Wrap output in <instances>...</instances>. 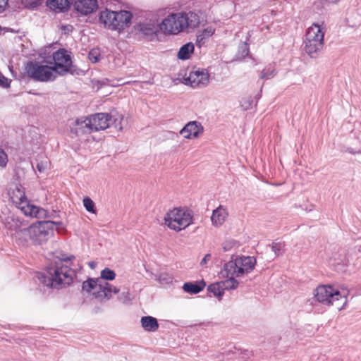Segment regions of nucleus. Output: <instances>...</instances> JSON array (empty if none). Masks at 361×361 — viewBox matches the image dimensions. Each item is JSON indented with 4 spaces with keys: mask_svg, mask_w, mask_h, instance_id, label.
Here are the masks:
<instances>
[{
    "mask_svg": "<svg viewBox=\"0 0 361 361\" xmlns=\"http://www.w3.org/2000/svg\"><path fill=\"white\" fill-rule=\"evenodd\" d=\"M194 51V45L191 42H188L180 47L178 52V58L181 60L188 59L190 54Z\"/></svg>",
    "mask_w": 361,
    "mask_h": 361,
    "instance_id": "28",
    "label": "nucleus"
},
{
    "mask_svg": "<svg viewBox=\"0 0 361 361\" xmlns=\"http://www.w3.org/2000/svg\"><path fill=\"white\" fill-rule=\"evenodd\" d=\"M329 264L334 267L338 271L344 272L350 264V261L346 257L343 250H339L338 252L333 253L329 259Z\"/></svg>",
    "mask_w": 361,
    "mask_h": 361,
    "instance_id": "16",
    "label": "nucleus"
},
{
    "mask_svg": "<svg viewBox=\"0 0 361 361\" xmlns=\"http://www.w3.org/2000/svg\"><path fill=\"white\" fill-rule=\"evenodd\" d=\"M253 100L251 97H247L242 99L240 106L243 110H247L252 107Z\"/></svg>",
    "mask_w": 361,
    "mask_h": 361,
    "instance_id": "39",
    "label": "nucleus"
},
{
    "mask_svg": "<svg viewBox=\"0 0 361 361\" xmlns=\"http://www.w3.org/2000/svg\"><path fill=\"white\" fill-rule=\"evenodd\" d=\"M72 4V0H47V6L54 11H63L67 10Z\"/></svg>",
    "mask_w": 361,
    "mask_h": 361,
    "instance_id": "23",
    "label": "nucleus"
},
{
    "mask_svg": "<svg viewBox=\"0 0 361 361\" xmlns=\"http://www.w3.org/2000/svg\"><path fill=\"white\" fill-rule=\"evenodd\" d=\"M73 258V255L66 258H59V262L51 264L45 273L39 276V280L45 286L56 288L71 284L75 276V273L68 264Z\"/></svg>",
    "mask_w": 361,
    "mask_h": 361,
    "instance_id": "2",
    "label": "nucleus"
},
{
    "mask_svg": "<svg viewBox=\"0 0 361 361\" xmlns=\"http://www.w3.org/2000/svg\"><path fill=\"white\" fill-rule=\"evenodd\" d=\"M256 259L250 256H237L231 257L224 265V273L236 277H242L250 273L256 264Z\"/></svg>",
    "mask_w": 361,
    "mask_h": 361,
    "instance_id": "8",
    "label": "nucleus"
},
{
    "mask_svg": "<svg viewBox=\"0 0 361 361\" xmlns=\"http://www.w3.org/2000/svg\"><path fill=\"white\" fill-rule=\"evenodd\" d=\"M118 300L123 303H127L130 301L131 298L128 291L121 293L118 296Z\"/></svg>",
    "mask_w": 361,
    "mask_h": 361,
    "instance_id": "42",
    "label": "nucleus"
},
{
    "mask_svg": "<svg viewBox=\"0 0 361 361\" xmlns=\"http://www.w3.org/2000/svg\"><path fill=\"white\" fill-rule=\"evenodd\" d=\"M70 130L71 133L77 137L90 134L92 132L89 124L88 117H81L74 121L70 125Z\"/></svg>",
    "mask_w": 361,
    "mask_h": 361,
    "instance_id": "15",
    "label": "nucleus"
},
{
    "mask_svg": "<svg viewBox=\"0 0 361 361\" xmlns=\"http://www.w3.org/2000/svg\"><path fill=\"white\" fill-rule=\"evenodd\" d=\"M208 290L219 298H221L224 295L225 291L221 281L209 285L208 286Z\"/></svg>",
    "mask_w": 361,
    "mask_h": 361,
    "instance_id": "29",
    "label": "nucleus"
},
{
    "mask_svg": "<svg viewBox=\"0 0 361 361\" xmlns=\"http://www.w3.org/2000/svg\"><path fill=\"white\" fill-rule=\"evenodd\" d=\"M23 204H20L18 208L20 209L26 216L42 219L46 216L47 212L42 208L36 207L28 202L27 200H25Z\"/></svg>",
    "mask_w": 361,
    "mask_h": 361,
    "instance_id": "19",
    "label": "nucleus"
},
{
    "mask_svg": "<svg viewBox=\"0 0 361 361\" xmlns=\"http://www.w3.org/2000/svg\"><path fill=\"white\" fill-rule=\"evenodd\" d=\"M185 83L193 88H203L209 83V74L206 69H195L184 78Z\"/></svg>",
    "mask_w": 361,
    "mask_h": 361,
    "instance_id": "13",
    "label": "nucleus"
},
{
    "mask_svg": "<svg viewBox=\"0 0 361 361\" xmlns=\"http://www.w3.org/2000/svg\"><path fill=\"white\" fill-rule=\"evenodd\" d=\"M82 290L102 302L109 300L112 297V293L119 292L118 288L99 278L89 279L84 281Z\"/></svg>",
    "mask_w": 361,
    "mask_h": 361,
    "instance_id": "6",
    "label": "nucleus"
},
{
    "mask_svg": "<svg viewBox=\"0 0 361 361\" xmlns=\"http://www.w3.org/2000/svg\"><path fill=\"white\" fill-rule=\"evenodd\" d=\"M49 159L45 157L37 161L36 168L39 173H45L49 169Z\"/></svg>",
    "mask_w": 361,
    "mask_h": 361,
    "instance_id": "32",
    "label": "nucleus"
},
{
    "mask_svg": "<svg viewBox=\"0 0 361 361\" xmlns=\"http://www.w3.org/2000/svg\"><path fill=\"white\" fill-rule=\"evenodd\" d=\"M326 26L324 23H313L307 30L304 50L311 57L317 58L324 48Z\"/></svg>",
    "mask_w": 361,
    "mask_h": 361,
    "instance_id": "4",
    "label": "nucleus"
},
{
    "mask_svg": "<svg viewBox=\"0 0 361 361\" xmlns=\"http://www.w3.org/2000/svg\"><path fill=\"white\" fill-rule=\"evenodd\" d=\"M116 274L115 272L110 269L109 268H105L101 271V280H109L112 281L115 279Z\"/></svg>",
    "mask_w": 361,
    "mask_h": 361,
    "instance_id": "33",
    "label": "nucleus"
},
{
    "mask_svg": "<svg viewBox=\"0 0 361 361\" xmlns=\"http://www.w3.org/2000/svg\"><path fill=\"white\" fill-rule=\"evenodd\" d=\"M82 202L83 205L87 212H91L92 214L96 213V211L94 209V203L90 197H85Z\"/></svg>",
    "mask_w": 361,
    "mask_h": 361,
    "instance_id": "34",
    "label": "nucleus"
},
{
    "mask_svg": "<svg viewBox=\"0 0 361 361\" xmlns=\"http://www.w3.org/2000/svg\"><path fill=\"white\" fill-rule=\"evenodd\" d=\"M58 224L60 225L61 223L44 221L32 224L28 227H25V225L17 233L12 235L13 238L19 246L23 247L42 245L47 240L54 226Z\"/></svg>",
    "mask_w": 361,
    "mask_h": 361,
    "instance_id": "1",
    "label": "nucleus"
},
{
    "mask_svg": "<svg viewBox=\"0 0 361 361\" xmlns=\"http://www.w3.org/2000/svg\"><path fill=\"white\" fill-rule=\"evenodd\" d=\"M141 326L146 331L155 332L159 329V323L155 317L144 316L140 319Z\"/></svg>",
    "mask_w": 361,
    "mask_h": 361,
    "instance_id": "22",
    "label": "nucleus"
},
{
    "mask_svg": "<svg viewBox=\"0 0 361 361\" xmlns=\"http://www.w3.org/2000/svg\"><path fill=\"white\" fill-rule=\"evenodd\" d=\"M0 221L4 227L11 232L17 233L25 226L24 221L11 212L4 204L0 206Z\"/></svg>",
    "mask_w": 361,
    "mask_h": 361,
    "instance_id": "11",
    "label": "nucleus"
},
{
    "mask_svg": "<svg viewBox=\"0 0 361 361\" xmlns=\"http://www.w3.org/2000/svg\"><path fill=\"white\" fill-rule=\"evenodd\" d=\"M358 250H359L360 252H361V245L360 246V247H359Z\"/></svg>",
    "mask_w": 361,
    "mask_h": 361,
    "instance_id": "47",
    "label": "nucleus"
},
{
    "mask_svg": "<svg viewBox=\"0 0 361 361\" xmlns=\"http://www.w3.org/2000/svg\"><path fill=\"white\" fill-rule=\"evenodd\" d=\"M227 216L228 212L226 209L223 206H219L213 210L212 215L211 216V221L214 226L219 227L225 222Z\"/></svg>",
    "mask_w": 361,
    "mask_h": 361,
    "instance_id": "21",
    "label": "nucleus"
},
{
    "mask_svg": "<svg viewBox=\"0 0 361 361\" xmlns=\"http://www.w3.org/2000/svg\"><path fill=\"white\" fill-rule=\"evenodd\" d=\"M200 23V16L192 11L172 13L159 25V29L165 34L177 35L195 29Z\"/></svg>",
    "mask_w": 361,
    "mask_h": 361,
    "instance_id": "3",
    "label": "nucleus"
},
{
    "mask_svg": "<svg viewBox=\"0 0 361 361\" xmlns=\"http://www.w3.org/2000/svg\"><path fill=\"white\" fill-rule=\"evenodd\" d=\"M10 82L11 81L0 73V86L2 87H8Z\"/></svg>",
    "mask_w": 361,
    "mask_h": 361,
    "instance_id": "43",
    "label": "nucleus"
},
{
    "mask_svg": "<svg viewBox=\"0 0 361 361\" xmlns=\"http://www.w3.org/2000/svg\"><path fill=\"white\" fill-rule=\"evenodd\" d=\"M136 29L146 36H151L157 32V27L154 23H139L136 25Z\"/></svg>",
    "mask_w": 361,
    "mask_h": 361,
    "instance_id": "27",
    "label": "nucleus"
},
{
    "mask_svg": "<svg viewBox=\"0 0 361 361\" xmlns=\"http://www.w3.org/2000/svg\"><path fill=\"white\" fill-rule=\"evenodd\" d=\"M8 0H0V11L4 10L8 5Z\"/></svg>",
    "mask_w": 361,
    "mask_h": 361,
    "instance_id": "45",
    "label": "nucleus"
},
{
    "mask_svg": "<svg viewBox=\"0 0 361 361\" xmlns=\"http://www.w3.org/2000/svg\"><path fill=\"white\" fill-rule=\"evenodd\" d=\"M112 117L111 114L107 113H97L88 116L89 124L92 132L103 130L110 127Z\"/></svg>",
    "mask_w": 361,
    "mask_h": 361,
    "instance_id": "14",
    "label": "nucleus"
},
{
    "mask_svg": "<svg viewBox=\"0 0 361 361\" xmlns=\"http://www.w3.org/2000/svg\"><path fill=\"white\" fill-rule=\"evenodd\" d=\"M202 133L203 127L197 121L188 123L180 131V134L186 139L197 138Z\"/></svg>",
    "mask_w": 361,
    "mask_h": 361,
    "instance_id": "18",
    "label": "nucleus"
},
{
    "mask_svg": "<svg viewBox=\"0 0 361 361\" xmlns=\"http://www.w3.org/2000/svg\"><path fill=\"white\" fill-rule=\"evenodd\" d=\"M132 14L128 11H113L105 9L100 12L99 23L106 29L121 32L130 25Z\"/></svg>",
    "mask_w": 361,
    "mask_h": 361,
    "instance_id": "5",
    "label": "nucleus"
},
{
    "mask_svg": "<svg viewBox=\"0 0 361 361\" xmlns=\"http://www.w3.org/2000/svg\"><path fill=\"white\" fill-rule=\"evenodd\" d=\"M249 54V48L246 43L242 44L239 47L238 57L240 59L245 58Z\"/></svg>",
    "mask_w": 361,
    "mask_h": 361,
    "instance_id": "41",
    "label": "nucleus"
},
{
    "mask_svg": "<svg viewBox=\"0 0 361 361\" xmlns=\"http://www.w3.org/2000/svg\"><path fill=\"white\" fill-rule=\"evenodd\" d=\"M8 194L12 202L17 207L20 204H23L25 200H27L24 188L19 184H11L8 188Z\"/></svg>",
    "mask_w": 361,
    "mask_h": 361,
    "instance_id": "17",
    "label": "nucleus"
},
{
    "mask_svg": "<svg viewBox=\"0 0 361 361\" xmlns=\"http://www.w3.org/2000/svg\"><path fill=\"white\" fill-rule=\"evenodd\" d=\"M157 280L161 284H168L171 283L172 277L166 273H161L158 276Z\"/></svg>",
    "mask_w": 361,
    "mask_h": 361,
    "instance_id": "38",
    "label": "nucleus"
},
{
    "mask_svg": "<svg viewBox=\"0 0 361 361\" xmlns=\"http://www.w3.org/2000/svg\"><path fill=\"white\" fill-rule=\"evenodd\" d=\"M164 224L176 232L184 230L192 224L191 211L185 207H176L169 210L164 216Z\"/></svg>",
    "mask_w": 361,
    "mask_h": 361,
    "instance_id": "7",
    "label": "nucleus"
},
{
    "mask_svg": "<svg viewBox=\"0 0 361 361\" xmlns=\"http://www.w3.org/2000/svg\"><path fill=\"white\" fill-rule=\"evenodd\" d=\"M239 246L240 243L233 239L227 240L223 243V249L226 252L235 250L238 248Z\"/></svg>",
    "mask_w": 361,
    "mask_h": 361,
    "instance_id": "31",
    "label": "nucleus"
},
{
    "mask_svg": "<svg viewBox=\"0 0 361 361\" xmlns=\"http://www.w3.org/2000/svg\"><path fill=\"white\" fill-rule=\"evenodd\" d=\"M54 66L56 75H64L71 71L72 66V58L71 52L64 49H60L53 54Z\"/></svg>",
    "mask_w": 361,
    "mask_h": 361,
    "instance_id": "12",
    "label": "nucleus"
},
{
    "mask_svg": "<svg viewBox=\"0 0 361 361\" xmlns=\"http://www.w3.org/2000/svg\"><path fill=\"white\" fill-rule=\"evenodd\" d=\"M215 32V28L213 26H207L203 29L197 36L196 43L199 47L202 46L206 40L212 37Z\"/></svg>",
    "mask_w": 361,
    "mask_h": 361,
    "instance_id": "25",
    "label": "nucleus"
},
{
    "mask_svg": "<svg viewBox=\"0 0 361 361\" xmlns=\"http://www.w3.org/2000/svg\"><path fill=\"white\" fill-rule=\"evenodd\" d=\"M88 59L92 63H97L100 60V51L99 49H92L88 54Z\"/></svg>",
    "mask_w": 361,
    "mask_h": 361,
    "instance_id": "35",
    "label": "nucleus"
},
{
    "mask_svg": "<svg viewBox=\"0 0 361 361\" xmlns=\"http://www.w3.org/2000/svg\"><path fill=\"white\" fill-rule=\"evenodd\" d=\"M25 71L26 75L35 81L47 82L54 81L57 78L56 70L52 66L39 62L27 63Z\"/></svg>",
    "mask_w": 361,
    "mask_h": 361,
    "instance_id": "10",
    "label": "nucleus"
},
{
    "mask_svg": "<svg viewBox=\"0 0 361 361\" xmlns=\"http://www.w3.org/2000/svg\"><path fill=\"white\" fill-rule=\"evenodd\" d=\"M88 265L92 269H94L97 267V262L91 261L88 263Z\"/></svg>",
    "mask_w": 361,
    "mask_h": 361,
    "instance_id": "46",
    "label": "nucleus"
},
{
    "mask_svg": "<svg viewBox=\"0 0 361 361\" xmlns=\"http://www.w3.org/2000/svg\"><path fill=\"white\" fill-rule=\"evenodd\" d=\"M317 301L327 305H335L338 310L346 304V295L331 286H319L315 290Z\"/></svg>",
    "mask_w": 361,
    "mask_h": 361,
    "instance_id": "9",
    "label": "nucleus"
},
{
    "mask_svg": "<svg viewBox=\"0 0 361 361\" xmlns=\"http://www.w3.org/2000/svg\"><path fill=\"white\" fill-rule=\"evenodd\" d=\"M74 7L81 14L88 15L97 9L98 4L97 0H77Z\"/></svg>",
    "mask_w": 361,
    "mask_h": 361,
    "instance_id": "20",
    "label": "nucleus"
},
{
    "mask_svg": "<svg viewBox=\"0 0 361 361\" xmlns=\"http://www.w3.org/2000/svg\"><path fill=\"white\" fill-rule=\"evenodd\" d=\"M111 115L113 116L111 126H114L116 129L121 130L123 129L122 121L123 120V116L118 113Z\"/></svg>",
    "mask_w": 361,
    "mask_h": 361,
    "instance_id": "30",
    "label": "nucleus"
},
{
    "mask_svg": "<svg viewBox=\"0 0 361 361\" xmlns=\"http://www.w3.org/2000/svg\"><path fill=\"white\" fill-rule=\"evenodd\" d=\"M212 256L210 254H207L203 257V259L200 262V265L202 267H206L208 264V262L211 260Z\"/></svg>",
    "mask_w": 361,
    "mask_h": 361,
    "instance_id": "44",
    "label": "nucleus"
},
{
    "mask_svg": "<svg viewBox=\"0 0 361 361\" xmlns=\"http://www.w3.org/2000/svg\"><path fill=\"white\" fill-rule=\"evenodd\" d=\"M221 274L224 277L228 278L226 280L221 281L224 290L235 289L238 286L239 283L237 280H235V278H237L236 276L226 275L225 273H224V268L221 271Z\"/></svg>",
    "mask_w": 361,
    "mask_h": 361,
    "instance_id": "26",
    "label": "nucleus"
},
{
    "mask_svg": "<svg viewBox=\"0 0 361 361\" xmlns=\"http://www.w3.org/2000/svg\"><path fill=\"white\" fill-rule=\"evenodd\" d=\"M284 243L279 241H275L272 243V250L274 252L275 255H280L284 250Z\"/></svg>",
    "mask_w": 361,
    "mask_h": 361,
    "instance_id": "36",
    "label": "nucleus"
},
{
    "mask_svg": "<svg viewBox=\"0 0 361 361\" xmlns=\"http://www.w3.org/2000/svg\"><path fill=\"white\" fill-rule=\"evenodd\" d=\"M8 156L5 151L0 148V169H4L8 164Z\"/></svg>",
    "mask_w": 361,
    "mask_h": 361,
    "instance_id": "40",
    "label": "nucleus"
},
{
    "mask_svg": "<svg viewBox=\"0 0 361 361\" xmlns=\"http://www.w3.org/2000/svg\"><path fill=\"white\" fill-rule=\"evenodd\" d=\"M275 75L274 70L271 68H264L260 74V78L268 80L272 78Z\"/></svg>",
    "mask_w": 361,
    "mask_h": 361,
    "instance_id": "37",
    "label": "nucleus"
},
{
    "mask_svg": "<svg viewBox=\"0 0 361 361\" xmlns=\"http://www.w3.org/2000/svg\"><path fill=\"white\" fill-rule=\"evenodd\" d=\"M206 283L203 280L195 282L185 283L183 286V289L186 293L190 294H197L204 289Z\"/></svg>",
    "mask_w": 361,
    "mask_h": 361,
    "instance_id": "24",
    "label": "nucleus"
}]
</instances>
